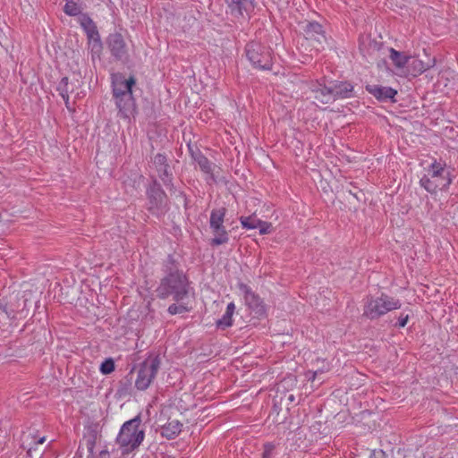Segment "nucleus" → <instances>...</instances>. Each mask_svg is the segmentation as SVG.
Masks as SVG:
<instances>
[{
	"instance_id": "nucleus-25",
	"label": "nucleus",
	"mask_w": 458,
	"mask_h": 458,
	"mask_svg": "<svg viewBox=\"0 0 458 458\" xmlns=\"http://www.w3.org/2000/svg\"><path fill=\"white\" fill-rule=\"evenodd\" d=\"M260 219L257 218L255 215L249 216H241L240 222L243 228L245 229H257Z\"/></svg>"
},
{
	"instance_id": "nucleus-9",
	"label": "nucleus",
	"mask_w": 458,
	"mask_h": 458,
	"mask_svg": "<svg viewBox=\"0 0 458 458\" xmlns=\"http://www.w3.org/2000/svg\"><path fill=\"white\" fill-rule=\"evenodd\" d=\"M20 306V300L17 295H12L8 300L0 299V324L15 318Z\"/></svg>"
},
{
	"instance_id": "nucleus-1",
	"label": "nucleus",
	"mask_w": 458,
	"mask_h": 458,
	"mask_svg": "<svg viewBox=\"0 0 458 458\" xmlns=\"http://www.w3.org/2000/svg\"><path fill=\"white\" fill-rule=\"evenodd\" d=\"M136 84L133 76L125 79L121 73L112 75V92L119 114L130 118L136 113V103L132 95V87Z\"/></svg>"
},
{
	"instance_id": "nucleus-16",
	"label": "nucleus",
	"mask_w": 458,
	"mask_h": 458,
	"mask_svg": "<svg viewBox=\"0 0 458 458\" xmlns=\"http://www.w3.org/2000/svg\"><path fill=\"white\" fill-rule=\"evenodd\" d=\"M245 301L257 317L259 318L266 315L267 310L263 301L249 290H246Z\"/></svg>"
},
{
	"instance_id": "nucleus-31",
	"label": "nucleus",
	"mask_w": 458,
	"mask_h": 458,
	"mask_svg": "<svg viewBox=\"0 0 458 458\" xmlns=\"http://www.w3.org/2000/svg\"><path fill=\"white\" fill-rule=\"evenodd\" d=\"M408 320H409V316L408 315L401 316L399 320H398V327H404L407 325Z\"/></svg>"
},
{
	"instance_id": "nucleus-33",
	"label": "nucleus",
	"mask_w": 458,
	"mask_h": 458,
	"mask_svg": "<svg viewBox=\"0 0 458 458\" xmlns=\"http://www.w3.org/2000/svg\"><path fill=\"white\" fill-rule=\"evenodd\" d=\"M46 441V438L43 437L38 440V444H43Z\"/></svg>"
},
{
	"instance_id": "nucleus-18",
	"label": "nucleus",
	"mask_w": 458,
	"mask_h": 458,
	"mask_svg": "<svg viewBox=\"0 0 458 458\" xmlns=\"http://www.w3.org/2000/svg\"><path fill=\"white\" fill-rule=\"evenodd\" d=\"M183 424L178 420H169L161 428V435L167 439L176 437L182 429Z\"/></svg>"
},
{
	"instance_id": "nucleus-8",
	"label": "nucleus",
	"mask_w": 458,
	"mask_h": 458,
	"mask_svg": "<svg viewBox=\"0 0 458 458\" xmlns=\"http://www.w3.org/2000/svg\"><path fill=\"white\" fill-rule=\"evenodd\" d=\"M259 45L251 43L247 45L246 55L254 67L267 70L271 68L272 58L268 51L261 52Z\"/></svg>"
},
{
	"instance_id": "nucleus-26",
	"label": "nucleus",
	"mask_w": 458,
	"mask_h": 458,
	"mask_svg": "<svg viewBox=\"0 0 458 458\" xmlns=\"http://www.w3.org/2000/svg\"><path fill=\"white\" fill-rule=\"evenodd\" d=\"M64 11L70 16H75L81 13V7L75 1L67 0L64 4Z\"/></svg>"
},
{
	"instance_id": "nucleus-10",
	"label": "nucleus",
	"mask_w": 458,
	"mask_h": 458,
	"mask_svg": "<svg viewBox=\"0 0 458 458\" xmlns=\"http://www.w3.org/2000/svg\"><path fill=\"white\" fill-rule=\"evenodd\" d=\"M232 15L235 17H249L254 9V0H225Z\"/></svg>"
},
{
	"instance_id": "nucleus-23",
	"label": "nucleus",
	"mask_w": 458,
	"mask_h": 458,
	"mask_svg": "<svg viewBox=\"0 0 458 458\" xmlns=\"http://www.w3.org/2000/svg\"><path fill=\"white\" fill-rule=\"evenodd\" d=\"M149 199L155 200V206L157 207L159 204H162L164 199H165V191L157 185H154L148 192Z\"/></svg>"
},
{
	"instance_id": "nucleus-19",
	"label": "nucleus",
	"mask_w": 458,
	"mask_h": 458,
	"mask_svg": "<svg viewBox=\"0 0 458 458\" xmlns=\"http://www.w3.org/2000/svg\"><path fill=\"white\" fill-rule=\"evenodd\" d=\"M334 99L345 98L351 96L353 87L349 82H335L332 86Z\"/></svg>"
},
{
	"instance_id": "nucleus-14",
	"label": "nucleus",
	"mask_w": 458,
	"mask_h": 458,
	"mask_svg": "<svg viewBox=\"0 0 458 458\" xmlns=\"http://www.w3.org/2000/svg\"><path fill=\"white\" fill-rule=\"evenodd\" d=\"M81 24L87 33L89 41L93 42V48H101V42L98 31L93 21L88 17H83L81 21Z\"/></svg>"
},
{
	"instance_id": "nucleus-29",
	"label": "nucleus",
	"mask_w": 458,
	"mask_h": 458,
	"mask_svg": "<svg viewBox=\"0 0 458 458\" xmlns=\"http://www.w3.org/2000/svg\"><path fill=\"white\" fill-rule=\"evenodd\" d=\"M258 225L257 229H259L260 234H268L273 232V225L269 222L260 220Z\"/></svg>"
},
{
	"instance_id": "nucleus-21",
	"label": "nucleus",
	"mask_w": 458,
	"mask_h": 458,
	"mask_svg": "<svg viewBox=\"0 0 458 458\" xmlns=\"http://www.w3.org/2000/svg\"><path fill=\"white\" fill-rule=\"evenodd\" d=\"M225 216V208H221L212 210L210 215V228L213 230L219 229L220 227L224 226L223 224Z\"/></svg>"
},
{
	"instance_id": "nucleus-32",
	"label": "nucleus",
	"mask_w": 458,
	"mask_h": 458,
	"mask_svg": "<svg viewBox=\"0 0 458 458\" xmlns=\"http://www.w3.org/2000/svg\"><path fill=\"white\" fill-rule=\"evenodd\" d=\"M155 163H158V164H164L165 161V158L163 155H157L155 157Z\"/></svg>"
},
{
	"instance_id": "nucleus-24",
	"label": "nucleus",
	"mask_w": 458,
	"mask_h": 458,
	"mask_svg": "<svg viewBox=\"0 0 458 458\" xmlns=\"http://www.w3.org/2000/svg\"><path fill=\"white\" fill-rule=\"evenodd\" d=\"M190 299L180 301L178 303H174L168 307V312L171 315L182 314L189 311L191 307L189 306Z\"/></svg>"
},
{
	"instance_id": "nucleus-28",
	"label": "nucleus",
	"mask_w": 458,
	"mask_h": 458,
	"mask_svg": "<svg viewBox=\"0 0 458 458\" xmlns=\"http://www.w3.org/2000/svg\"><path fill=\"white\" fill-rule=\"evenodd\" d=\"M276 445L267 442L263 445L262 458H273L276 455Z\"/></svg>"
},
{
	"instance_id": "nucleus-5",
	"label": "nucleus",
	"mask_w": 458,
	"mask_h": 458,
	"mask_svg": "<svg viewBox=\"0 0 458 458\" xmlns=\"http://www.w3.org/2000/svg\"><path fill=\"white\" fill-rule=\"evenodd\" d=\"M401 302L386 294H381L377 298H369L363 310V316L369 319L377 318L389 311L401 308Z\"/></svg>"
},
{
	"instance_id": "nucleus-20",
	"label": "nucleus",
	"mask_w": 458,
	"mask_h": 458,
	"mask_svg": "<svg viewBox=\"0 0 458 458\" xmlns=\"http://www.w3.org/2000/svg\"><path fill=\"white\" fill-rule=\"evenodd\" d=\"M235 304L233 302H230L227 305L223 317L216 322V325L218 328L225 329L233 326V316L235 312Z\"/></svg>"
},
{
	"instance_id": "nucleus-15",
	"label": "nucleus",
	"mask_w": 458,
	"mask_h": 458,
	"mask_svg": "<svg viewBox=\"0 0 458 458\" xmlns=\"http://www.w3.org/2000/svg\"><path fill=\"white\" fill-rule=\"evenodd\" d=\"M110 50L116 58L122 59L126 56V45L120 34H114L109 37Z\"/></svg>"
},
{
	"instance_id": "nucleus-27",
	"label": "nucleus",
	"mask_w": 458,
	"mask_h": 458,
	"mask_svg": "<svg viewBox=\"0 0 458 458\" xmlns=\"http://www.w3.org/2000/svg\"><path fill=\"white\" fill-rule=\"evenodd\" d=\"M195 160L198 163V165L202 172H204L205 174H211L212 164L209 162V160L206 157H204L202 155H199L195 158Z\"/></svg>"
},
{
	"instance_id": "nucleus-4",
	"label": "nucleus",
	"mask_w": 458,
	"mask_h": 458,
	"mask_svg": "<svg viewBox=\"0 0 458 458\" xmlns=\"http://www.w3.org/2000/svg\"><path fill=\"white\" fill-rule=\"evenodd\" d=\"M141 420L140 417H135L122 426L117 436L116 441L123 453H130L135 450L142 443L145 433L140 428Z\"/></svg>"
},
{
	"instance_id": "nucleus-30",
	"label": "nucleus",
	"mask_w": 458,
	"mask_h": 458,
	"mask_svg": "<svg viewBox=\"0 0 458 458\" xmlns=\"http://www.w3.org/2000/svg\"><path fill=\"white\" fill-rule=\"evenodd\" d=\"M114 369V365L112 360H106L102 363L100 370L103 374H109Z\"/></svg>"
},
{
	"instance_id": "nucleus-12",
	"label": "nucleus",
	"mask_w": 458,
	"mask_h": 458,
	"mask_svg": "<svg viewBox=\"0 0 458 458\" xmlns=\"http://www.w3.org/2000/svg\"><path fill=\"white\" fill-rule=\"evenodd\" d=\"M389 58L396 70V73L399 76L406 77L405 72L411 56L406 55L404 52H400L391 47L389 49Z\"/></svg>"
},
{
	"instance_id": "nucleus-3",
	"label": "nucleus",
	"mask_w": 458,
	"mask_h": 458,
	"mask_svg": "<svg viewBox=\"0 0 458 458\" xmlns=\"http://www.w3.org/2000/svg\"><path fill=\"white\" fill-rule=\"evenodd\" d=\"M452 183L450 171L445 164L435 161L428 170V174L420 179V185L429 193L445 191Z\"/></svg>"
},
{
	"instance_id": "nucleus-7",
	"label": "nucleus",
	"mask_w": 458,
	"mask_h": 458,
	"mask_svg": "<svg viewBox=\"0 0 458 458\" xmlns=\"http://www.w3.org/2000/svg\"><path fill=\"white\" fill-rule=\"evenodd\" d=\"M304 32V38L301 46H310L316 52L324 49L327 43V38L322 26L315 21H307L302 26Z\"/></svg>"
},
{
	"instance_id": "nucleus-11",
	"label": "nucleus",
	"mask_w": 458,
	"mask_h": 458,
	"mask_svg": "<svg viewBox=\"0 0 458 458\" xmlns=\"http://www.w3.org/2000/svg\"><path fill=\"white\" fill-rule=\"evenodd\" d=\"M435 58L428 57L427 61H423L421 59L411 56V59L409 61L407 71L405 72L406 77L410 75L417 77L435 66Z\"/></svg>"
},
{
	"instance_id": "nucleus-2",
	"label": "nucleus",
	"mask_w": 458,
	"mask_h": 458,
	"mask_svg": "<svg viewBox=\"0 0 458 458\" xmlns=\"http://www.w3.org/2000/svg\"><path fill=\"white\" fill-rule=\"evenodd\" d=\"M157 294L162 299L173 296L177 302L188 300L190 299L188 279L182 272L171 273L162 280L157 288Z\"/></svg>"
},
{
	"instance_id": "nucleus-13",
	"label": "nucleus",
	"mask_w": 458,
	"mask_h": 458,
	"mask_svg": "<svg viewBox=\"0 0 458 458\" xmlns=\"http://www.w3.org/2000/svg\"><path fill=\"white\" fill-rule=\"evenodd\" d=\"M311 91L314 93V98L323 104L335 100L331 86H327L324 81H317L313 82L311 85Z\"/></svg>"
},
{
	"instance_id": "nucleus-6",
	"label": "nucleus",
	"mask_w": 458,
	"mask_h": 458,
	"mask_svg": "<svg viewBox=\"0 0 458 458\" xmlns=\"http://www.w3.org/2000/svg\"><path fill=\"white\" fill-rule=\"evenodd\" d=\"M160 367V360L157 356H149L140 364L135 379V387L144 391L149 387L155 379Z\"/></svg>"
},
{
	"instance_id": "nucleus-22",
	"label": "nucleus",
	"mask_w": 458,
	"mask_h": 458,
	"mask_svg": "<svg viewBox=\"0 0 458 458\" xmlns=\"http://www.w3.org/2000/svg\"><path fill=\"white\" fill-rule=\"evenodd\" d=\"M212 232L214 234V238L211 241L212 245L218 246L228 242V233L224 226L220 227L219 229H213Z\"/></svg>"
},
{
	"instance_id": "nucleus-17",
	"label": "nucleus",
	"mask_w": 458,
	"mask_h": 458,
	"mask_svg": "<svg viewBox=\"0 0 458 458\" xmlns=\"http://www.w3.org/2000/svg\"><path fill=\"white\" fill-rule=\"evenodd\" d=\"M367 90L379 100L393 99L397 94V90L390 87L378 85L367 86Z\"/></svg>"
}]
</instances>
